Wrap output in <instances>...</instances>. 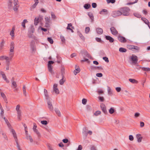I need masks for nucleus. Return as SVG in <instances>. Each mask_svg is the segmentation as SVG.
Instances as JSON below:
<instances>
[{
  "label": "nucleus",
  "instance_id": "obj_41",
  "mask_svg": "<svg viewBox=\"0 0 150 150\" xmlns=\"http://www.w3.org/2000/svg\"><path fill=\"white\" fill-rule=\"evenodd\" d=\"M48 41L51 44L53 43V39L50 37H48L47 38Z\"/></svg>",
  "mask_w": 150,
  "mask_h": 150
},
{
  "label": "nucleus",
  "instance_id": "obj_28",
  "mask_svg": "<svg viewBox=\"0 0 150 150\" xmlns=\"http://www.w3.org/2000/svg\"><path fill=\"white\" fill-rule=\"evenodd\" d=\"M103 12H105V13H105V15H107L108 14V10L106 9H103L101 11H100V12H99V13L100 14H103Z\"/></svg>",
  "mask_w": 150,
  "mask_h": 150
},
{
  "label": "nucleus",
  "instance_id": "obj_14",
  "mask_svg": "<svg viewBox=\"0 0 150 150\" xmlns=\"http://www.w3.org/2000/svg\"><path fill=\"white\" fill-rule=\"evenodd\" d=\"M141 134H138L136 135V137L137 139V141L138 142H141L142 137H140Z\"/></svg>",
  "mask_w": 150,
  "mask_h": 150
},
{
  "label": "nucleus",
  "instance_id": "obj_25",
  "mask_svg": "<svg viewBox=\"0 0 150 150\" xmlns=\"http://www.w3.org/2000/svg\"><path fill=\"white\" fill-rule=\"evenodd\" d=\"M61 73L62 77H64L65 73V69L64 67L62 68L61 70Z\"/></svg>",
  "mask_w": 150,
  "mask_h": 150
},
{
  "label": "nucleus",
  "instance_id": "obj_16",
  "mask_svg": "<svg viewBox=\"0 0 150 150\" xmlns=\"http://www.w3.org/2000/svg\"><path fill=\"white\" fill-rule=\"evenodd\" d=\"M88 15L91 20V22H93L94 21V17L93 14L91 12L88 13Z\"/></svg>",
  "mask_w": 150,
  "mask_h": 150
},
{
  "label": "nucleus",
  "instance_id": "obj_1",
  "mask_svg": "<svg viewBox=\"0 0 150 150\" xmlns=\"http://www.w3.org/2000/svg\"><path fill=\"white\" fill-rule=\"evenodd\" d=\"M120 10L122 15L123 16H128L129 14V11L130 9L128 7H125L120 8Z\"/></svg>",
  "mask_w": 150,
  "mask_h": 150
},
{
  "label": "nucleus",
  "instance_id": "obj_23",
  "mask_svg": "<svg viewBox=\"0 0 150 150\" xmlns=\"http://www.w3.org/2000/svg\"><path fill=\"white\" fill-rule=\"evenodd\" d=\"M91 7V5L88 4H85L84 6V8L86 9H88L89 8Z\"/></svg>",
  "mask_w": 150,
  "mask_h": 150
},
{
  "label": "nucleus",
  "instance_id": "obj_5",
  "mask_svg": "<svg viewBox=\"0 0 150 150\" xmlns=\"http://www.w3.org/2000/svg\"><path fill=\"white\" fill-rule=\"evenodd\" d=\"M131 59L133 63L136 64L137 63L138 59L136 55H132L131 57Z\"/></svg>",
  "mask_w": 150,
  "mask_h": 150
},
{
  "label": "nucleus",
  "instance_id": "obj_47",
  "mask_svg": "<svg viewBox=\"0 0 150 150\" xmlns=\"http://www.w3.org/2000/svg\"><path fill=\"white\" fill-rule=\"evenodd\" d=\"M20 107V105H18L16 106V110L17 111V112L21 111V110L19 109Z\"/></svg>",
  "mask_w": 150,
  "mask_h": 150
},
{
  "label": "nucleus",
  "instance_id": "obj_43",
  "mask_svg": "<svg viewBox=\"0 0 150 150\" xmlns=\"http://www.w3.org/2000/svg\"><path fill=\"white\" fill-rule=\"evenodd\" d=\"M79 35L81 39L84 41L85 40L84 37L83 35L81 33H79Z\"/></svg>",
  "mask_w": 150,
  "mask_h": 150
},
{
  "label": "nucleus",
  "instance_id": "obj_37",
  "mask_svg": "<svg viewBox=\"0 0 150 150\" xmlns=\"http://www.w3.org/2000/svg\"><path fill=\"white\" fill-rule=\"evenodd\" d=\"M15 139V140L16 142V144L17 147L18 148V149H20V146H19V145L18 143V138H15V139Z\"/></svg>",
  "mask_w": 150,
  "mask_h": 150
},
{
  "label": "nucleus",
  "instance_id": "obj_64",
  "mask_svg": "<svg viewBox=\"0 0 150 150\" xmlns=\"http://www.w3.org/2000/svg\"><path fill=\"white\" fill-rule=\"evenodd\" d=\"M12 85L14 87V88H16L17 86V85L16 84V82H15V81L13 82H12Z\"/></svg>",
  "mask_w": 150,
  "mask_h": 150
},
{
  "label": "nucleus",
  "instance_id": "obj_10",
  "mask_svg": "<svg viewBox=\"0 0 150 150\" xmlns=\"http://www.w3.org/2000/svg\"><path fill=\"white\" fill-rule=\"evenodd\" d=\"M53 91L56 94H58L59 93V91L57 88V84H54L53 87Z\"/></svg>",
  "mask_w": 150,
  "mask_h": 150
},
{
  "label": "nucleus",
  "instance_id": "obj_29",
  "mask_svg": "<svg viewBox=\"0 0 150 150\" xmlns=\"http://www.w3.org/2000/svg\"><path fill=\"white\" fill-rule=\"evenodd\" d=\"M141 20L144 22L146 24H149V21L148 20L146 19V18L144 17H142L141 18Z\"/></svg>",
  "mask_w": 150,
  "mask_h": 150
},
{
  "label": "nucleus",
  "instance_id": "obj_24",
  "mask_svg": "<svg viewBox=\"0 0 150 150\" xmlns=\"http://www.w3.org/2000/svg\"><path fill=\"white\" fill-rule=\"evenodd\" d=\"M35 31V29L33 26L31 25L30 27V29L29 30L28 32L33 33H34Z\"/></svg>",
  "mask_w": 150,
  "mask_h": 150
},
{
  "label": "nucleus",
  "instance_id": "obj_39",
  "mask_svg": "<svg viewBox=\"0 0 150 150\" xmlns=\"http://www.w3.org/2000/svg\"><path fill=\"white\" fill-rule=\"evenodd\" d=\"M142 70L144 71H150V68L143 67L142 68Z\"/></svg>",
  "mask_w": 150,
  "mask_h": 150
},
{
  "label": "nucleus",
  "instance_id": "obj_34",
  "mask_svg": "<svg viewBox=\"0 0 150 150\" xmlns=\"http://www.w3.org/2000/svg\"><path fill=\"white\" fill-rule=\"evenodd\" d=\"M108 92L109 95H111L112 94V91L110 88L109 86L108 87Z\"/></svg>",
  "mask_w": 150,
  "mask_h": 150
},
{
  "label": "nucleus",
  "instance_id": "obj_19",
  "mask_svg": "<svg viewBox=\"0 0 150 150\" xmlns=\"http://www.w3.org/2000/svg\"><path fill=\"white\" fill-rule=\"evenodd\" d=\"M15 27L14 26H13L12 28V30L10 32V35L12 37H13L14 36V32L15 30Z\"/></svg>",
  "mask_w": 150,
  "mask_h": 150
},
{
  "label": "nucleus",
  "instance_id": "obj_27",
  "mask_svg": "<svg viewBox=\"0 0 150 150\" xmlns=\"http://www.w3.org/2000/svg\"><path fill=\"white\" fill-rule=\"evenodd\" d=\"M119 51L121 52H125L127 51V49L123 47H120Z\"/></svg>",
  "mask_w": 150,
  "mask_h": 150
},
{
  "label": "nucleus",
  "instance_id": "obj_18",
  "mask_svg": "<svg viewBox=\"0 0 150 150\" xmlns=\"http://www.w3.org/2000/svg\"><path fill=\"white\" fill-rule=\"evenodd\" d=\"M62 141L64 143H68V144H67L66 145L67 146H69L70 143V142H69L68 139L66 138L63 139Z\"/></svg>",
  "mask_w": 150,
  "mask_h": 150
},
{
  "label": "nucleus",
  "instance_id": "obj_56",
  "mask_svg": "<svg viewBox=\"0 0 150 150\" xmlns=\"http://www.w3.org/2000/svg\"><path fill=\"white\" fill-rule=\"evenodd\" d=\"M87 100L85 98H83L82 100V103L84 105H85L86 103Z\"/></svg>",
  "mask_w": 150,
  "mask_h": 150
},
{
  "label": "nucleus",
  "instance_id": "obj_61",
  "mask_svg": "<svg viewBox=\"0 0 150 150\" xmlns=\"http://www.w3.org/2000/svg\"><path fill=\"white\" fill-rule=\"evenodd\" d=\"M81 52L82 54H84L85 56H86L88 53V52L86 51H81Z\"/></svg>",
  "mask_w": 150,
  "mask_h": 150
},
{
  "label": "nucleus",
  "instance_id": "obj_33",
  "mask_svg": "<svg viewBox=\"0 0 150 150\" xmlns=\"http://www.w3.org/2000/svg\"><path fill=\"white\" fill-rule=\"evenodd\" d=\"M21 111L17 112L18 118V120L19 121L21 120Z\"/></svg>",
  "mask_w": 150,
  "mask_h": 150
},
{
  "label": "nucleus",
  "instance_id": "obj_15",
  "mask_svg": "<svg viewBox=\"0 0 150 150\" xmlns=\"http://www.w3.org/2000/svg\"><path fill=\"white\" fill-rule=\"evenodd\" d=\"M96 30L97 33L100 35L102 34L103 33V30L101 28H96Z\"/></svg>",
  "mask_w": 150,
  "mask_h": 150
},
{
  "label": "nucleus",
  "instance_id": "obj_48",
  "mask_svg": "<svg viewBox=\"0 0 150 150\" xmlns=\"http://www.w3.org/2000/svg\"><path fill=\"white\" fill-rule=\"evenodd\" d=\"M90 30L89 27H88L86 28L85 29V32L86 34L88 33Z\"/></svg>",
  "mask_w": 150,
  "mask_h": 150
},
{
  "label": "nucleus",
  "instance_id": "obj_50",
  "mask_svg": "<svg viewBox=\"0 0 150 150\" xmlns=\"http://www.w3.org/2000/svg\"><path fill=\"white\" fill-rule=\"evenodd\" d=\"M101 112L100 111L98 110L95 112L94 114L95 116H98V115H100L101 114Z\"/></svg>",
  "mask_w": 150,
  "mask_h": 150
},
{
  "label": "nucleus",
  "instance_id": "obj_4",
  "mask_svg": "<svg viewBox=\"0 0 150 150\" xmlns=\"http://www.w3.org/2000/svg\"><path fill=\"white\" fill-rule=\"evenodd\" d=\"M118 40L122 43H125L127 42V40L124 37L120 35H119L117 37Z\"/></svg>",
  "mask_w": 150,
  "mask_h": 150
},
{
  "label": "nucleus",
  "instance_id": "obj_55",
  "mask_svg": "<svg viewBox=\"0 0 150 150\" xmlns=\"http://www.w3.org/2000/svg\"><path fill=\"white\" fill-rule=\"evenodd\" d=\"M41 123L43 125H47L48 124V122L46 120L41 121Z\"/></svg>",
  "mask_w": 150,
  "mask_h": 150
},
{
  "label": "nucleus",
  "instance_id": "obj_20",
  "mask_svg": "<svg viewBox=\"0 0 150 150\" xmlns=\"http://www.w3.org/2000/svg\"><path fill=\"white\" fill-rule=\"evenodd\" d=\"M80 69L79 67L77 68H76V69L74 71V74L75 75H76L77 74L79 73L80 72Z\"/></svg>",
  "mask_w": 150,
  "mask_h": 150
},
{
  "label": "nucleus",
  "instance_id": "obj_54",
  "mask_svg": "<svg viewBox=\"0 0 150 150\" xmlns=\"http://www.w3.org/2000/svg\"><path fill=\"white\" fill-rule=\"evenodd\" d=\"M103 59L106 62L108 63L109 62V60L108 58L106 57H103Z\"/></svg>",
  "mask_w": 150,
  "mask_h": 150
},
{
  "label": "nucleus",
  "instance_id": "obj_2",
  "mask_svg": "<svg viewBox=\"0 0 150 150\" xmlns=\"http://www.w3.org/2000/svg\"><path fill=\"white\" fill-rule=\"evenodd\" d=\"M121 15H122V13L120 11V8L119 10L113 12L112 14V16L113 17H116Z\"/></svg>",
  "mask_w": 150,
  "mask_h": 150
},
{
  "label": "nucleus",
  "instance_id": "obj_11",
  "mask_svg": "<svg viewBox=\"0 0 150 150\" xmlns=\"http://www.w3.org/2000/svg\"><path fill=\"white\" fill-rule=\"evenodd\" d=\"M105 38L106 40H109L110 43L113 42L114 41V39L110 36L105 35Z\"/></svg>",
  "mask_w": 150,
  "mask_h": 150
},
{
  "label": "nucleus",
  "instance_id": "obj_63",
  "mask_svg": "<svg viewBox=\"0 0 150 150\" xmlns=\"http://www.w3.org/2000/svg\"><path fill=\"white\" fill-rule=\"evenodd\" d=\"M96 76L98 77H101L103 76V74L101 73H98L96 74Z\"/></svg>",
  "mask_w": 150,
  "mask_h": 150
},
{
  "label": "nucleus",
  "instance_id": "obj_35",
  "mask_svg": "<svg viewBox=\"0 0 150 150\" xmlns=\"http://www.w3.org/2000/svg\"><path fill=\"white\" fill-rule=\"evenodd\" d=\"M134 16L138 18H142L141 15L138 13H134Z\"/></svg>",
  "mask_w": 150,
  "mask_h": 150
},
{
  "label": "nucleus",
  "instance_id": "obj_49",
  "mask_svg": "<svg viewBox=\"0 0 150 150\" xmlns=\"http://www.w3.org/2000/svg\"><path fill=\"white\" fill-rule=\"evenodd\" d=\"M38 4L35 3L33 4L31 7H30L31 10H32L33 9H34L36 7Z\"/></svg>",
  "mask_w": 150,
  "mask_h": 150
},
{
  "label": "nucleus",
  "instance_id": "obj_13",
  "mask_svg": "<svg viewBox=\"0 0 150 150\" xmlns=\"http://www.w3.org/2000/svg\"><path fill=\"white\" fill-rule=\"evenodd\" d=\"M1 74L2 75V77L4 80L7 83L9 82V81L7 79L6 76L4 73L3 71L1 72Z\"/></svg>",
  "mask_w": 150,
  "mask_h": 150
},
{
  "label": "nucleus",
  "instance_id": "obj_38",
  "mask_svg": "<svg viewBox=\"0 0 150 150\" xmlns=\"http://www.w3.org/2000/svg\"><path fill=\"white\" fill-rule=\"evenodd\" d=\"M27 22L28 21H27V20L24 19L23 20V22L22 23V25L24 28H25V23Z\"/></svg>",
  "mask_w": 150,
  "mask_h": 150
},
{
  "label": "nucleus",
  "instance_id": "obj_7",
  "mask_svg": "<svg viewBox=\"0 0 150 150\" xmlns=\"http://www.w3.org/2000/svg\"><path fill=\"white\" fill-rule=\"evenodd\" d=\"M110 30L112 34L114 35H116L118 33V32L116 29L114 27H112L110 28Z\"/></svg>",
  "mask_w": 150,
  "mask_h": 150
},
{
  "label": "nucleus",
  "instance_id": "obj_40",
  "mask_svg": "<svg viewBox=\"0 0 150 150\" xmlns=\"http://www.w3.org/2000/svg\"><path fill=\"white\" fill-rule=\"evenodd\" d=\"M26 138L27 139H29L31 142H33V140L31 136H28V135H26Z\"/></svg>",
  "mask_w": 150,
  "mask_h": 150
},
{
  "label": "nucleus",
  "instance_id": "obj_53",
  "mask_svg": "<svg viewBox=\"0 0 150 150\" xmlns=\"http://www.w3.org/2000/svg\"><path fill=\"white\" fill-rule=\"evenodd\" d=\"M98 99L101 101V102H103L104 101V99L103 97L102 96H99L98 97Z\"/></svg>",
  "mask_w": 150,
  "mask_h": 150
},
{
  "label": "nucleus",
  "instance_id": "obj_9",
  "mask_svg": "<svg viewBox=\"0 0 150 150\" xmlns=\"http://www.w3.org/2000/svg\"><path fill=\"white\" fill-rule=\"evenodd\" d=\"M14 47L15 44L14 42H11L10 47V52H14Z\"/></svg>",
  "mask_w": 150,
  "mask_h": 150
},
{
  "label": "nucleus",
  "instance_id": "obj_30",
  "mask_svg": "<svg viewBox=\"0 0 150 150\" xmlns=\"http://www.w3.org/2000/svg\"><path fill=\"white\" fill-rule=\"evenodd\" d=\"M64 77H62V79L59 81V84L61 85H63L65 81V79H64Z\"/></svg>",
  "mask_w": 150,
  "mask_h": 150
},
{
  "label": "nucleus",
  "instance_id": "obj_36",
  "mask_svg": "<svg viewBox=\"0 0 150 150\" xmlns=\"http://www.w3.org/2000/svg\"><path fill=\"white\" fill-rule=\"evenodd\" d=\"M33 131L35 132L36 134H37L38 138H40L41 137V135H40V133L38 131V130L37 129H35L34 130H33Z\"/></svg>",
  "mask_w": 150,
  "mask_h": 150
},
{
  "label": "nucleus",
  "instance_id": "obj_52",
  "mask_svg": "<svg viewBox=\"0 0 150 150\" xmlns=\"http://www.w3.org/2000/svg\"><path fill=\"white\" fill-rule=\"evenodd\" d=\"M1 96L3 98L4 100L5 99L6 100V99L7 98L5 94L3 92H1Z\"/></svg>",
  "mask_w": 150,
  "mask_h": 150
},
{
  "label": "nucleus",
  "instance_id": "obj_26",
  "mask_svg": "<svg viewBox=\"0 0 150 150\" xmlns=\"http://www.w3.org/2000/svg\"><path fill=\"white\" fill-rule=\"evenodd\" d=\"M55 111L56 113L59 117L61 116V114L60 111L57 108L55 109Z\"/></svg>",
  "mask_w": 150,
  "mask_h": 150
},
{
  "label": "nucleus",
  "instance_id": "obj_58",
  "mask_svg": "<svg viewBox=\"0 0 150 150\" xmlns=\"http://www.w3.org/2000/svg\"><path fill=\"white\" fill-rule=\"evenodd\" d=\"M8 57L5 56H2L0 57V60L6 59H7Z\"/></svg>",
  "mask_w": 150,
  "mask_h": 150
},
{
  "label": "nucleus",
  "instance_id": "obj_45",
  "mask_svg": "<svg viewBox=\"0 0 150 150\" xmlns=\"http://www.w3.org/2000/svg\"><path fill=\"white\" fill-rule=\"evenodd\" d=\"M96 41L98 42H99L101 43H103V41H102L101 39L100 38H96Z\"/></svg>",
  "mask_w": 150,
  "mask_h": 150
},
{
  "label": "nucleus",
  "instance_id": "obj_21",
  "mask_svg": "<svg viewBox=\"0 0 150 150\" xmlns=\"http://www.w3.org/2000/svg\"><path fill=\"white\" fill-rule=\"evenodd\" d=\"M33 33H31L30 32H28V35L29 38H32L33 39H34L35 37L34 35L33 34Z\"/></svg>",
  "mask_w": 150,
  "mask_h": 150
},
{
  "label": "nucleus",
  "instance_id": "obj_60",
  "mask_svg": "<svg viewBox=\"0 0 150 150\" xmlns=\"http://www.w3.org/2000/svg\"><path fill=\"white\" fill-rule=\"evenodd\" d=\"M45 20L46 22H50V18L48 17H45Z\"/></svg>",
  "mask_w": 150,
  "mask_h": 150
},
{
  "label": "nucleus",
  "instance_id": "obj_8",
  "mask_svg": "<svg viewBox=\"0 0 150 150\" xmlns=\"http://www.w3.org/2000/svg\"><path fill=\"white\" fill-rule=\"evenodd\" d=\"M47 103L48 104V107L49 109L50 110L52 111L53 110V108L52 106V103L51 102L50 100V99L47 100Z\"/></svg>",
  "mask_w": 150,
  "mask_h": 150
},
{
  "label": "nucleus",
  "instance_id": "obj_57",
  "mask_svg": "<svg viewBox=\"0 0 150 150\" xmlns=\"http://www.w3.org/2000/svg\"><path fill=\"white\" fill-rule=\"evenodd\" d=\"M19 6L18 5L15 6L14 5V6L13 7V9L14 11H17L18 9V7Z\"/></svg>",
  "mask_w": 150,
  "mask_h": 150
},
{
  "label": "nucleus",
  "instance_id": "obj_32",
  "mask_svg": "<svg viewBox=\"0 0 150 150\" xmlns=\"http://www.w3.org/2000/svg\"><path fill=\"white\" fill-rule=\"evenodd\" d=\"M115 110L113 108H110L109 110V113L110 114H112L115 112Z\"/></svg>",
  "mask_w": 150,
  "mask_h": 150
},
{
  "label": "nucleus",
  "instance_id": "obj_31",
  "mask_svg": "<svg viewBox=\"0 0 150 150\" xmlns=\"http://www.w3.org/2000/svg\"><path fill=\"white\" fill-rule=\"evenodd\" d=\"M129 80L130 82L133 83H137L138 82L137 81L134 79H129Z\"/></svg>",
  "mask_w": 150,
  "mask_h": 150
},
{
  "label": "nucleus",
  "instance_id": "obj_22",
  "mask_svg": "<svg viewBox=\"0 0 150 150\" xmlns=\"http://www.w3.org/2000/svg\"><path fill=\"white\" fill-rule=\"evenodd\" d=\"M11 132L13 135V137L14 138V139H15V138H17L16 134L14 130L13 129H12L11 130Z\"/></svg>",
  "mask_w": 150,
  "mask_h": 150
},
{
  "label": "nucleus",
  "instance_id": "obj_17",
  "mask_svg": "<svg viewBox=\"0 0 150 150\" xmlns=\"http://www.w3.org/2000/svg\"><path fill=\"white\" fill-rule=\"evenodd\" d=\"M44 93L45 96L46 97V98L47 100H49L50 99V97L48 96L47 91V90L45 89H44Z\"/></svg>",
  "mask_w": 150,
  "mask_h": 150
},
{
  "label": "nucleus",
  "instance_id": "obj_12",
  "mask_svg": "<svg viewBox=\"0 0 150 150\" xmlns=\"http://www.w3.org/2000/svg\"><path fill=\"white\" fill-rule=\"evenodd\" d=\"M87 129L86 127H84L83 128L82 133L85 136V138H86L88 135Z\"/></svg>",
  "mask_w": 150,
  "mask_h": 150
},
{
  "label": "nucleus",
  "instance_id": "obj_3",
  "mask_svg": "<svg viewBox=\"0 0 150 150\" xmlns=\"http://www.w3.org/2000/svg\"><path fill=\"white\" fill-rule=\"evenodd\" d=\"M30 47L32 52H35L36 51V46L35 44V42L34 40H32L31 42L30 43Z\"/></svg>",
  "mask_w": 150,
  "mask_h": 150
},
{
  "label": "nucleus",
  "instance_id": "obj_6",
  "mask_svg": "<svg viewBox=\"0 0 150 150\" xmlns=\"http://www.w3.org/2000/svg\"><path fill=\"white\" fill-rule=\"evenodd\" d=\"M100 107L103 112L105 114L108 113L105 105L103 103H101L100 105Z\"/></svg>",
  "mask_w": 150,
  "mask_h": 150
},
{
  "label": "nucleus",
  "instance_id": "obj_42",
  "mask_svg": "<svg viewBox=\"0 0 150 150\" xmlns=\"http://www.w3.org/2000/svg\"><path fill=\"white\" fill-rule=\"evenodd\" d=\"M60 39H61L62 42L63 43H64L65 42V38L63 35H61L60 36Z\"/></svg>",
  "mask_w": 150,
  "mask_h": 150
},
{
  "label": "nucleus",
  "instance_id": "obj_59",
  "mask_svg": "<svg viewBox=\"0 0 150 150\" xmlns=\"http://www.w3.org/2000/svg\"><path fill=\"white\" fill-rule=\"evenodd\" d=\"M72 25V24L71 23H69L68 24V26L67 28V30H70L71 29L70 27Z\"/></svg>",
  "mask_w": 150,
  "mask_h": 150
},
{
  "label": "nucleus",
  "instance_id": "obj_51",
  "mask_svg": "<svg viewBox=\"0 0 150 150\" xmlns=\"http://www.w3.org/2000/svg\"><path fill=\"white\" fill-rule=\"evenodd\" d=\"M85 59H84L82 60L81 61V62H87L88 63H90V61L88 60V59H86L85 58H84Z\"/></svg>",
  "mask_w": 150,
  "mask_h": 150
},
{
  "label": "nucleus",
  "instance_id": "obj_46",
  "mask_svg": "<svg viewBox=\"0 0 150 150\" xmlns=\"http://www.w3.org/2000/svg\"><path fill=\"white\" fill-rule=\"evenodd\" d=\"M12 1L11 0H9L8 3V8L11 7L12 6Z\"/></svg>",
  "mask_w": 150,
  "mask_h": 150
},
{
  "label": "nucleus",
  "instance_id": "obj_44",
  "mask_svg": "<svg viewBox=\"0 0 150 150\" xmlns=\"http://www.w3.org/2000/svg\"><path fill=\"white\" fill-rule=\"evenodd\" d=\"M106 1L108 4L111 3L112 4L114 3L115 1V0H106Z\"/></svg>",
  "mask_w": 150,
  "mask_h": 150
},
{
  "label": "nucleus",
  "instance_id": "obj_62",
  "mask_svg": "<svg viewBox=\"0 0 150 150\" xmlns=\"http://www.w3.org/2000/svg\"><path fill=\"white\" fill-rule=\"evenodd\" d=\"M132 47V49H134L137 50L139 49V47L133 45Z\"/></svg>",
  "mask_w": 150,
  "mask_h": 150
}]
</instances>
